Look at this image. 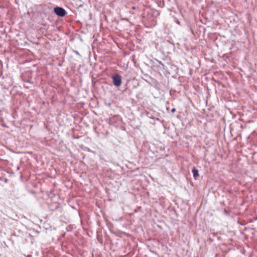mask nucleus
I'll use <instances>...</instances> for the list:
<instances>
[{
	"instance_id": "f257e3e1",
	"label": "nucleus",
	"mask_w": 257,
	"mask_h": 257,
	"mask_svg": "<svg viewBox=\"0 0 257 257\" xmlns=\"http://www.w3.org/2000/svg\"><path fill=\"white\" fill-rule=\"evenodd\" d=\"M112 79L113 85L116 87H119L121 84V77L117 74L112 75Z\"/></svg>"
},
{
	"instance_id": "f03ea898",
	"label": "nucleus",
	"mask_w": 257,
	"mask_h": 257,
	"mask_svg": "<svg viewBox=\"0 0 257 257\" xmlns=\"http://www.w3.org/2000/svg\"><path fill=\"white\" fill-rule=\"evenodd\" d=\"M54 12L57 16L61 17H64L66 14V11L63 8L59 7L55 8Z\"/></svg>"
},
{
	"instance_id": "7ed1b4c3",
	"label": "nucleus",
	"mask_w": 257,
	"mask_h": 257,
	"mask_svg": "<svg viewBox=\"0 0 257 257\" xmlns=\"http://www.w3.org/2000/svg\"><path fill=\"white\" fill-rule=\"evenodd\" d=\"M192 172L193 173V177L195 180H196L199 177L198 171L195 167H194Z\"/></svg>"
},
{
	"instance_id": "20e7f679",
	"label": "nucleus",
	"mask_w": 257,
	"mask_h": 257,
	"mask_svg": "<svg viewBox=\"0 0 257 257\" xmlns=\"http://www.w3.org/2000/svg\"><path fill=\"white\" fill-rule=\"evenodd\" d=\"M175 111V108H173L172 109V112H174Z\"/></svg>"
},
{
	"instance_id": "39448f33",
	"label": "nucleus",
	"mask_w": 257,
	"mask_h": 257,
	"mask_svg": "<svg viewBox=\"0 0 257 257\" xmlns=\"http://www.w3.org/2000/svg\"><path fill=\"white\" fill-rule=\"evenodd\" d=\"M26 257H32V255H28Z\"/></svg>"
}]
</instances>
